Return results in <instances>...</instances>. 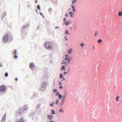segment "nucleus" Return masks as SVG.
Returning <instances> with one entry per match:
<instances>
[{
	"label": "nucleus",
	"mask_w": 122,
	"mask_h": 122,
	"mask_svg": "<svg viewBox=\"0 0 122 122\" xmlns=\"http://www.w3.org/2000/svg\"><path fill=\"white\" fill-rule=\"evenodd\" d=\"M27 106L25 105L23 107H20L15 112V116L16 117H19L22 116L24 114V111L28 109Z\"/></svg>",
	"instance_id": "1"
},
{
	"label": "nucleus",
	"mask_w": 122,
	"mask_h": 122,
	"mask_svg": "<svg viewBox=\"0 0 122 122\" xmlns=\"http://www.w3.org/2000/svg\"><path fill=\"white\" fill-rule=\"evenodd\" d=\"M44 46L46 49L51 50L53 48V44L51 42H47L44 43Z\"/></svg>",
	"instance_id": "2"
},
{
	"label": "nucleus",
	"mask_w": 122,
	"mask_h": 122,
	"mask_svg": "<svg viewBox=\"0 0 122 122\" xmlns=\"http://www.w3.org/2000/svg\"><path fill=\"white\" fill-rule=\"evenodd\" d=\"M47 83L45 81H43L41 83V85L40 88V91L43 92L44 91L46 88Z\"/></svg>",
	"instance_id": "3"
},
{
	"label": "nucleus",
	"mask_w": 122,
	"mask_h": 122,
	"mask_svg": "<svg viewBox=\"0 0 122 122\" xmlns=\"http://www.w3.org/2000/svg\"><path fill=\"white\" fill-rule=\"evenodd\" d=\"M7 86L3 84L0 86V92H5L7 91Z\"/></svg>",
	"instance_id": "4"
},
{
	"label": "nucleus",
	"mask_w": 122,
	"mask_h": 122,
	"mask_svg": "<svg viewBox=\"0 0 122 122\" xmlns=\"http://www.w3.org/2000/svg\"><path fill=\"white\" fill-rule=\"evenodd\" d=\"M9 36L8 35H4L3 38V41L4 43H5L8 42L9 41Z\"/></svg>",
	"instance_id": "5"
},
{
	"label": "nucleus",
	"mask_w": 122,
	"mask_h": 122,
	"mask_svg": "<svg viewBox=\"0 0 122 122\" xmlns=\"http://www.w3.org/2000/svg\"><path fill=\"white\" fill-rule=\"evenodd\" d=\"M72 58V57L71 58V57H69L68 54H66L65 55V59L67 61L69 62H70V61H71Z\"/></svg>",
	"instance_id": "6"
},
{
	"label": "nucleus",
	"mask_w": 122,
	"mask_h": 122,
	"mask_svg": "<svg viewBox=\"0 0 122 122\" xmlns=\"http://www.w3.org/2000/svg\"><path fill=\"white\" fill-rule=\"evenodd\" d=\"M12 53L13 55H14V57L15 59H16L17 58L18 56L17 54V51L16 49H15L14 51H13L12 52Z\"/></svg>",
	"instance_id": "7"
},
{
	"label": "nucleus",
	"mask_w": 122,
	"mask_h": 122,
	"mask_svg": "<svg viewBox=\"0 0 122 122\" xmlns=\"http://www.w3.org/2000/svg\"><path fill=\"white\" fill-rule=\"evenodd\" d=\"M35 64L33 62H31L29 64V67L30 69L33 70L35 67Z\"/></svg>",
	"instance_id": "8"
},
{
	"label": "nucleus",
	"mask_w": 122,
	"mask_h": 122,
	"mask_svg": "<svg viewBox=\"0 0 122 122\" xmlns=\"http://www.w3.org/2000/svg\"><path fill=\"white\" fill-rule=\"evenodd\" d=\"M21 31L22 33L21 34V35L23 38H24L26 37L27 36L26 33L25 31Z\"/></svg>",
	"instance_id": "9"
},
{
	"label": "nucleus",
	"mask_w": 122,
	"mask_h": 122,
	"mask_svg": "<svg viewBox=\"0 0 122 122\" xmlns=\"http://www.w3.org/2000/svg\"><path fill=\"white\" fill-rule=\"evenodd\" d=\"M57 95L59 98V100L61 99L63 97V96L60 94L59 92H57Z\"/></svg>",
	"instance_id": "10"
},
{
	"label": "nucleus",
	"mask_w": 122,
	"mask_h": 122,
	"mask_svg": "<svg viewBox=\"0 0 122 122\" xmlns=\"http://www.w3.org/2000/svg\"><path fill=\"white\" fill-rule=\"evenodd\" d=\"M6 12H4L1 15V20H3L4 18L6 15Z\"/></svg>",
	"instance_id": "11"
},
{
	"label": "nucleus",
	"mask_w": 122,
	"mask_h": 122,
	"mask_svg": "<svg viewBox=\"0 0 122 122\" xmlns=\"http://www.w3.org/2000/svg\"><path fill=\"white\" fill-rule=\"evenodd\" d=\"M9 41H12L13 40V36L11 34H9Z\"/></svg>",
	"instance_id": "12"
},
{
	"label": "nucleus",
	"mask_w": 122,
	"mask_h": 122,
	"mask_svg": "<svg viewBox=\"0 0 122 122\" xmlns=\"http://www.w3.org/2000/svg\"><path fill=\"white\" fill-rule=\"evenodd\" d=\"M68 91L67 90H66L64 91V93L63 95V97L65 98H66V95Z\"/></svg>",
	"instance_id": "13"
},
{
	"label": "nucleus",
	"mask_w": 122,
	"mask_h": 122,
	"mask_svg": "<svg viewBox=\"0 0 122 122\" xmlns=\"http://www.w3.org/2000/svg\"><path fill=\"white\" fill-rule=\"evenodd\" d=\"M68 14L70 15V17L71 18H72L74 17V13H72V12L71 11H70L68 13Z\"/></svg>",
	"instance_id": "14"
},
{
	"label": "nucleus",
	"mask_w": 122,
	"mask_h": 122,
	"mask_svg": "<svg viewBox=\"0 0 122 122\" xmlns=\"http://www.w3.org/2000/svg\"><path fill=\"white\" fill-rule=\"evenodd\" d=\"M71 6L72 8V12L74 13L76 11V10L75 8V7L74 6L71 5Z\"/></svg>",
	"instance_id": "15"
},
{
	"label": "nucleus",
	"mask_w": 122,
	"mask_h": 122,
	"mask_svg": "<svg viewBox=\"0 0 122 122\" xmlns=\"http://www.w3.org/2000/svg\"><path fill=\"white\" fill-rule=\"evenodd\" d=\"M29 24H27L26 25H23V26L21 28L22 29H23L27 28V27H29Z\"/></svg>",
	"instance_id": "16"
},
{
	"label": "nucleus",
	"mask_w": 122,
	"mask_h": 122,
	"mask_svg": "<svg viewBox=\"0 0 122 122\" xmlns=\"http://www.w3.org/2000/svg\"><path fill=\"white\" fill-rule=\"evenodd\" d=\"M66 67L65 65H63L61 68V71H65L66 70Z\"/></svg>",
	"instance_id": "17"
},
{
	"label": "nucleus",
	"mask_w": 122,
	"mask_h": 122,
	"mask_svg": "<svg viewBox=\"0 0 122 122\" xmlns=\"http://www.w3.org/2000/svg\"><path fill=\"white\" fill-rule=\"evenodd\" d=\"M47 117L48 118L49 120H51L53 118V115L50 114Z\"/></svg>",
	"instance_id": "18"
},
{
	"label": "nucleus",
	"mask_w": 122,
	"mask_h": 122,
	"mask_svg": "<svg viewBox=\"0 0 122 122\" xmlns=\"http://www.w3.org/2000/svg\"><path fill=\"white\" fill-rule=\"evenodd\" d=\"M68 53L69 54H71L72 52V50L71 48L69 49L68 51Z\"/></svg>",
	"instance_id": "19"
},
{
	"label": "nucleus",
	"mask_w": 122,
	"mask_h": 122,
	"mask_svg": "<svg viewBox=\"0 0 122 122\" xmlns=\"http://www.w3.org/2000/svg\"><path fill=\"white\" fill-rule=\"evenodd\" d=\"M24 118L21 117L20 119L18 120V122H24Z\"/></svg>",
	"instance_id": "20"
},
{
	"label": "nucleus",
	"mask_w": 122,
	"mask_h": 122,
	"mask_svg": "<svg viewBox=\"0 0 122 122\" xmlns=\"http://www.w3.org/2000/svg\"><path fill=\"white\" fill-rule=\"evenodd\" d=\"M70 24V22L66 21L65 22H63V25H65L66 26H68Z\"/></svg>",
	"instance_id": "21"
},
{
	"label": "nucleus",
	"mask_w": 122,
	"mask_h": 122,
	"mask_svg": "<svg viewBox=\"0 0 122 122\" xmlns=\"http://www.w3.org/2000/svg\"><path fill=\"white\" fill-rule=\"evenodd\" d=\"M6 117H4V116H3L2 117V118L1 119V121H2V122H5V120L6 119Z\"/></svg>",
	"instance_id": "22"
},
{
	"label": "nucleus",
	"mask_w": 122,
	"mask_h": 122,
	"mask_svg": "<svg viewBox=\"0 0 122 122\" xmlns=\"http://www.w3.org/2000/svg\"><path fill=\"white\" fill-rule=\"evenodd\" d=\"M54 104L55 102H52V104L51 103V102H50V106H51V107H53L54 106Z\"/></svg>",
	"instance_id": "23"
},
{
	"label": "nucleus",
	"mask_w": 122,
	"mask_h": 122,
	"mask_svg": "<svg viewBox=\"0 0 122 122\" xmlns=\"http://www.w3.org/2000/svg\"><path fill=\"white\" fill-rule=\"evenodd\" d=\"M120 97L119 96H117L115 98L116 101V102H118L119 101V98Z\"/></svg>",
	"instance_id": "24"
},
{
	"label": "nucleus",
	"mask_w": 122,
	"mask_h": 122,
	"mask_svg": "<svg viewBox=\"0 0 122 122\" xmlns=\"http://www.w3.org/2000/svg\"><path fill=\"white\" fill-rule=\"evenodd\" d=\"M51 111L52 112L51 114L52 115H54L55 114V112L54 110H51Z\"/></svg>",
	"instance_id": "25"
},
{
	"label": "nucleus",
	"mask_w": 122,
	"mask_h": 122,
	"mask_svg": "<svg viewBox=\"0 0 122 122\" xmlns=\"http://www.w3.org/2000/svg\"><path fill=\"white\" fill-rule=\"evenodd\" d=\"M60 78L61 79H62L63 77V74H60Z\"/></svg>",
	"instance_id": "26"
},
{
	"label": "nucleus",
	"mask_w": 122,
	"mask_h": 122,
	"mask_svg": "<svg viewBox=\"0 0 122 122\" xmlns=\"http://www.w3.org/2000/svg\"><path fill=\"white\" fill-rule=\"evenodd\" d=\"M118 15L119 17H121L122 16V12H119L118 13Z\"/></svg>",
	"instance_id": "27"
},
{
	"label": "nucleus",
	"mask_w": 122,
	"mask_h": 122,
	"mask_svg": "<svg viewBox=\"0 0 122 122\" xmlns=\"http://www.w3.org/2000/svg\"><path fill=\"white\" fill-rule=\"evenodd\" d=\"M37 94L36 93H34L32 97L34 98H35L36 97Z\"/></svg>",
	"instance_id": "28"
},
{
	"label": "nucleus",
	"mask_w": 122,
	"mask_h": 122,
	"mask_svg": "<svg viewBox=\"0 0 122 122\" xmlns=\"http://www.w3.org/2000/svg\"><path fill=\"white\" fill-rule=\"evenodd\" d=\"M69 31H65L64 32V34H67L68 35L70 34V33H69Z\"/></svg>",
	"instance_id": "29"
},
{
	"label": "nucleus",
	"mask_w": 122,
	"mask_h": 122,
	"mask_svg": "<svg viewBox=\"0 0 122 122\" xmlns=\"http://www.w3.org/2000/svg\"><path fill=\"white\" fill-rule=\"evenodd\" d=\"M52 10V9L51 8V7H50L48 10V11L50 13L51 12Z\"/></svg>",
	"instance_id": "30"
},
{
	"label": "nucleus",
	"mask_w": 122,
	"mask_h": 122,
	"mask_svg": "<svg viewBox=\"0 0 122 122\" xmlns=\"http://www.w3.org/2000/svg\"><path fill=\"white\" fill-rule=\"evenodd\" d=\"M84 43H81V44L80 46L81 47H83L84 46Z\"/></svg>",
	"instance_id": "31"
},
{
	"label": "nucleus",
	"mask_w": 122,
	"mask_h": 122,
	"mask_svg": "<svg viewBox=\"0 0 122 122\" xmlns=\"http://www.w3.org/2000/svg\"><path fill=\"white\" fill-rule=\"evenodd\" d=\"M53 92L54 93H57V90L56 89H54L53 90Z\"/></svg>",
	"instance_id": "32"
},
{
	"label": "nucleus",
	"mask_w": 122,
	"mask_h": 122,
	"mask_svg": "<svg viewBox=\"0 0 122 122\" xmlns=\"http://www.w3.org/2000/svg\"><path fill=\"white\" fill-rule=\"evenodd\" d=\"M66 98H65L63 97L62 100L61 101V102L64 103L66 100Z\"/></svg>",
	"instance_id": "33"
},
{
	"label": "nucleus",
	"mask_w": 122,
	"mask_h": 122,
	"mask_svg": "<svg viewBox=\"0 0 122 122\" xmlns=\"http://www.w3.org/2000/svg\"><path fill=\"white\" fill-rule=\"evenodd\" d=\"M37 8L38 10H40L41 9L40 5H37Z\"/></svg>",
	"instance_id": "34"
},
{
	"label": "nucleus",
	"mask_w": 122,
	"mask_h": 122,
	"mask_svg": "<svg viewBox=\"0 0 122 122\" xmlns=\"http://www.w3.org/2000/svg\"><path fill=\"white\" fill-rule=\"evenodd\" d=\"M59 112L61 113L63 112L64 110L62 109V108H61L60 109V111H59Z\"/></svg>",
	"instance_id": "35"
},
{
	"label": "nucleus",
	"mask_w": 122,
	"mask_h": 122,
	"mask_svg": "<svg viewBox=\"0 0 122 122\" xmlns=\"http://www.w3.org/2000/svg\"><path fill=\"white\" fill-rule=\"evenodd\" d=\"M102 40L101 39H99L98 41V43H100L102 42Z\"/></svg>",
	"instance_id": "36"
},
{
	"label": "nucleus",
	"mask_w": 122,
	"mask_h": 122,
	"mask_svg": "<svg viewBox=\"0 0 122 122\" xmlns=\"http://www.w3.org/2000/svg\"><path fill=\"white\" fill-rule=\"evenodd\" d=\"M62 62H61V65H63V64H64V65H65V61H64V60H62Z\"/></svg>",
	"instance_id": "37"
},
{
	"label": "nucleus",
	"mask_w": 122,
	"mask_h": 122,
	"mask_svg": "<svg viewBox=\"0 0 122 122\" xmlns=\"http://www.w3.org/2000/svg\"><path fill=\"white\" fill-rule=\"evenodd\" d=\"M39 14L40 15H41V16H42L43 17V18L44 19V18L45 17V16H44V15H43L42 13L41 12H40Z\"/></svg>",
	"instance_id": "38"
},
{
	"label": "nucleus",
	"mask_w": 122,
	"mask_h": 122,
	"mask_svg": "<svg viewBox=\"0 0 122 122\" xmlns=\"http://www.w3.org/2000/svg\"><path fill=\"white\" fill-rule=\"evenodd\" d=\"M40 106V105L39 104H38L36 107V109L39 108Z\"/></svg>",
	"instance_id": "39"
},
{
	"label": "nucleus",
	"mask_w": 122,
	"mask_h": 122,
	"mask_svg": "<svg viewBox=\"0 0 122 122\" xmlns=\"http://www.w3.org/2000/svg\"><path fill=\"white\" fill-rule=\"evenodd\" d=\"M98 34V33L97 32L95 31V33L94 34V36H97V35Z\"/></svg>",
	"instance_id": "40"
},
{
	"label": "nucleus",
	"mask_w": 122,
	"mask_h": 122,
	"mask_svg": "<svg viewBox=\"0 0 122 122\" xmlns=\"http://www.w3.org/2000/svg\"><path fill=\"white\" fill-rule=\"evenodd\" d=\"M6 77H7L8 76V73L7 72H6L5 74L4 75Z\"/></svg>",
	"instance_id": "41"
},
{
	"label": "nucleus",
	"mask_w": 122,
	"mask_h": 122,
	"mask_svg": "<svg viewBox=\"0 0 122 122\" xmlns=\"http://www.w3.org/2000/svg\"><path fill=\"white\" fill-rule=\"evenodd\" d=\"M63 86L62 85H60L59 88L60 89H62L63 88Z\"/></svg>",
	"instance_id": "42"
},
{
	"label": "nucleus",
	"mask_w": 122,
	"mask_h": 122,
	"mask_svg": "<svg viewBox=\"0 0 122 122\" xmlns=\"http://www.w3.org/2000/svg\"><path fill=\"white\" fill-rule=\"evenodd\" d=\"M59 102V100H57L56 101V104H57V105H58V103Z\"/></svg>",
	"instance_id": "43"
},
{
	"label": "nucleus",
	"mask_w": 122,
	"mask_h": 122,
	"mask_svg": "<svg viewBox=\"0 0 122 122\" xmlns=\"http://www.w3.org/2000/svg\"><path fill=\"white\" fill-rule=\"evenodd\" d=\"M64 38L67 41L68 40V39L67 38V36H64Z\"/></svg>",
	"instance_id": "44"
},
{
	"label": "nucleus",
	"mask_w": 122,
	"mask_h": 122,
	"mask_svg": "<svg viewBox=\"0 0 122 122\" xmlns=\"http://www.w3.org/2000/svg\"><path fill=\"white\" fill-rule=\"evenodd\" d=\"M70 63V62H69L67 61V62H66H66H65V64L66 65H68Z\"/></svg>",
	"instance_id": "45"
},
{
	"label": "nucleus",
	"mask_w": 122,
	"mask_h": 122,
	"mask_svg": "<svg viewBox=\"0 0 122 122\" xmlns=\"http://www.w3.org/2000/svg\"><path fill=\"white\" fill-rule=\"evenodd\" d=\"M66 18H64L63 19V20L64 21V22H65L66 21Z\"/></svg>",
	"instance_id": "46"
},
{
	"label": "nucleus",
	"mask_w": 122,
	"mask_h": 122,
	"mask_svg": "<svg viewBox=\"0 0 122 122\" xmlns=\"http://www.w3.org/2000/svg\"><path fill=\"white\" fill-rule=\"evenodd\" d=\"M62 83L61 81H60L59 82V85H62Z\"/></svg>",
	"instance_id": "47"
},
{
	"label": "nucleus",
	"mask_w": 122,
	"mask_h": 122,
	"mask_svg": "<svg viewBox=\"0 0 122 122\" xmlns=\"http://www.w3.org/2000/svg\"><path fill=\"white\" fill-rule=\"evenodd\" d=\"M64 104V103L61 102V107H62L63 105Z\"/></svg>",
	"instance_id": "48"
},
{
	"label": "nucleus",
	"mask_w": 122,
	"mask_h": 122,
	"mask_svg": "<svg viewBox=\"0 0 122 122\" xmlns=\"http://www.w3.org/2000/svg\"><path fill=\"white\" fill-rule=\"evenodd\" d=\"M62 80H61L62 81H65V78L64 77H63V78H62Z\"/></svg>",
	"instance_id": "49"
},
{
	"label": "nucleus",
	"mask_w": 122,
	"mask_h": 122,
	"mask_svg": "<svg viewBox=\"0 0 122 122\" xmlns=\"http://www.w3.org/2000/svg\"><path fill=\"white\" fill-rule=\"evenodd\" d=\"M0 67H2L3 66L2 64V63L1 62L0 63Z\"/></svg>",
	"instance_id": "50"
},
{
	"label": "nucleus",
	"mask_w": 122,
	"mask_h": 122,
	"mask_svg": "<svg viewBox=\"0 0 122 122\" xmlns=\"http://www.w3.org/2000/svg\"><path fill=\"white\" fill-rule=\"evenodd\" d=\"M65 16L66 17H67L68 16V14L67 13H66L65 14Z\"/></svg>",
	"instance_id": "51"
},
{
	"label": "nucleus",
	"mask_w": 122,
	"mask_h": 122,
	"mask_svg": "<svg viewBox=\"0 0 122 122\" xmlns=\"http://www.w3.org/2000/svg\"><path fill=\"white\" fill-rule=\"evenodd\" d=\"M72 3L73 4H74V3L76 2L74 0H72Z\"/></svg>",
	"instance_id": "52"
},
{
	"label": "nucleus",
	"mask_w": 122,
	"mask_h": 122,
	"mask_svg": "<svg viewBox=\"0 0 122 122\" xmlns=\"http://www.w3.org/2000/svg\"><path fill=\"white\" fill-rule=\"evenodd\" d=\"M35 114V112L33 111V113H31V114H33L32 116L33 117L34 116V114Z\"/></svg>",
	"instance_id": "53"
},
{
	"label": "nucleus",
	"mask_w": 122,
	"mask_h": 122,
	"mask_svg": "<svg viewBox=\"0 0 122 122\" xmlns=\"http://www.w3.org/2000/svg\"><path fill=\"white\" fill-rule=\"evenodd\" d=\"M33 114H31V113L29 114V117H31V116H32Z\"/></svg>",
	"instance_id": "54"
},
{
	"label": "nucleus",
	"mask_w": 122,
	"mask_h": 122,
	"mask_svg": "<svg viewBox=\"0 0 122 122\" xmlns=\"http://www.w3.org/2000/svg\"><path fill=\"white\" fill-rule=\"evenodd\" d=\"M49 122H54V121L52 120H51Z\"/></svg>",
	"instance_id": "55"
},
{
	"label": "nucleus",
	"mask_w": 122,
	"mask_h": 122,
	"mask_svg": "<svg viewBox=\"0 0 122 122\" xmlns=\"http://www.w3.org/2000/svg\"><path fill=\"white\" fill-rule=\"evenodd\" d=\"M15 79L16 81H17L18 80V78L17 77H16L15 78Z\"/></svg>",
	"instance_id": "56"
},
{
	"label": "nucleus",
	"mask_w": 122,
	"mask_h": 122,
	"mask_svg": "<svg viewBox=\"0 0 122 122\" xmlns=\"http://www.w3.org/2000/svg\"><path fill=\"white\" fill-rule=\"evenodd\" d=\"M77 28V27L76 26H75L74 27V28L75 29H76Z\"/></svg>",
	"instance_id": "57"
},
{
	"label": "nucleus",
	"mask_w": 122,
	"mask_h": 122,
	"mask_svg": "<svg viewBox=\"0 0 122 122\" xmlns=\"http://www.w3.org/2000/svg\"><path fill=\"white\" fill-rule=\"evenodd\" d=\"M64 75H66L67 74V72H64Z\"/></svg>",
	"instance_id": "58"
},
{
	"label": "nucleus",
	"mask_w": 122,
	"mask_h": 122,
	"mask_svg": "<svg viewBox=\"0 0 122 122\" xmlns=\"http://www.w3.org/2000/svg\"><path fill=\"white\" fill-rule=\"evenodd\" d=\"M46 22L47 23V24L49 23V22L48 20H47L46 21Z\"/></svg>",
	"instance_id": "59"
},
{
	"label": "nucleus",
	"mask_w": 122,
	"mask_h": 122,
	"mask_svg": "<svg viewBox=\"0 0 122 122\" xmlns=\"http://www.w3.org/2000/svg\"><path fill=\"white\" fill-rule=\"evenodd\" d=\"M40 27L39 25H38L37 27V29H38L40 28Z\"/></svg>",
	"instance_id": "60"
},
{
	"label": "nucleus",
	"mask_w": 122,
	"mask_h": 122,
	"mask_svg": "<svg viewBox=\"0 0 122 122\" xmlns=\"http://www.w3.org/2000/svg\"><path fill=\"white\" fill-rule=\"evenodd\" d=\"M69 69H68V71L67 72V73L68 74L69 73Z\"/></svg>",
	"instance_id": "61"
},
{
	"label": "nucleus",
	"mask_w": 122,
	"mask_h": 122,
	"mask_svg": "<svg viewBox=\"0 0 122 122\" xmlns=\"http://www.w3.org/2000/svg\"><path fill=\"white\" fill-rule=\"evenodd\" d=\"M55 28L56 29H58L59 28V27H58V26H56L55 27Z\"/></svg>",
	"instance_id": "62"
},
{
	"label": "nucleus",
	"mask_w": 122,
	"mask_h": 122,
	"mask_svg": "<svg viewBox=\"0 0 122 122\" xmlns=\"http://www.w3.org/2000/svg\"><path fill=\"white\" fill-rule=\"evenodd\" d=\"M95 48V47L94 46H93L92 48V49H94Z\"/></svg>",
	"instance_id": "63"
},
{
	"label": "nucleus",
	"mask_w": 122,
	"mask_h": 122,
	"mask_svg": "<svg viewBox=\"0 0 122 122\" xmlns=\"http://www.w3.org/2000/svg\"><path fill=\"white\" fill-rule=\"evenodd\" d=\"M38 2V1L37 0H36L35 1V2L36 3Z\"/></svg>",
	"instance_id": "64"
}]
</instances>
